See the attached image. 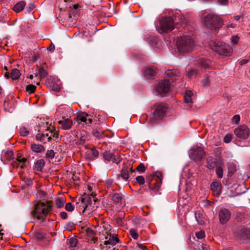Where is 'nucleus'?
<instances>
[{"label":"nucleus","instance_id":"obj_13","mask_svg":"<svg viewBox=\"0 0 250 250\" xmlns=\"http://www.w3.org/2000/svg\"><path fill=\"white\" fill-rule=\"evenodd\" d=\"M102 156L103 159L108 162L112 161L113 163L119 164L121 161L120 158H116L114 153L109 150H105L103 152Z\"/></svg>","mask_w":250,"mask_h":250},{"label":"nucleus","instance_id":"obj_12","mask_svg":"<svg viewBox=\"0 0 250 250\" xmlns=\"http://www.w3.org/2000/svg\"><path fill=\"white\" fill-rule=\"evenodd\" d=\"M100 153L96 147H89L84 153V156L86 160L93 161L99 157Z\"/></svg>","mask_w":250,"mask_h":250},{"label":"nucleus","instance_id":"obj_19","mask_svg":"<svg viewBox=\"0 0 250 250\" xmlns=\"http://www.w3.org/2000/svg\"><path fill=\"white\" fill-rule=\"evenodd\" d=\"M36 138L37 140L44 143H46L47 142H50L52 140V137L50 136L49 132L38 134L36 136Z\"/></svg>","mask_w":250,"mask_h":250},{"label":"nucleus","instance_id":"obj_27","mask_svg":"<svg viewBox=\"0 0 250 250\" xmlns=\"http://www.w3.org/2000/svg\"><path fill=\"white\" fill-rule=\"evenodd\" d=\"M25 2L21 0L17 2L13 7V10L17 13H19L24 9L25 6Z\"/></svg>","mask_w":250,"mask_h":250},{"label":"nucleus","instance_id":"obj_33","mask_svg":"<svg viewBox=\"0 0 250 250\" xmlns=\"http://www.w3.org/2000/svg\"><path fill=\"white\" fill-rule=\"evenodd\" d=\"M21 75L20 71L16 68H14L12 70L11 72V78L12 80L18 79Z\"/></svg>","mask_w":250,"mask_h":250},{"label":"nucleus","instance_id":"obj_4","mask_svg":"<svg viewBox=\"0 0 250 250\" xmlns=\"http://www.w3.org/2000/svg\"><path fill=\"white\" fill-rule=\"evenodd\" d=\"M204 24L208 29H216L222 26L223 21L216 15L209 14L204 17Z\"/></svg>","mask_w":250,"mask_h":250},{"label":"nucleus","instance_id":"obj_18","mask_svg":"<svg viewBox=\"0 0 250 250\" xmlns=\"http://www.w3.org/2000/svg\"><path fill=\"white\" fill-rule=\"evenodd\" d=\"M112 201L114 203L122 204L124 195L121 193L112 192L109 194Z\"/></svg>","mask_w":250,"mask_h":250},{"label":"nucleus","instance_id":"obj_46","mask_svg":"<svg viewBox=\"0 0 250 250\" xmlns=\"http://www.w3.org/2000/svg\"><path fill=\"white\" fill-rule=\"evenodd\" d=\"M146 169V167L145 165L143 163H141L136 168V170L140 172H144Z\"/></svg>","mask_w":250,"mask_h":250},{"label":"nucleus","instance_id":"obj_25","mask_svg":"<svg viewBox=\"0 0 250 250\" xmlns=\"http://www.w3.org/2000/svg\"><path fill=\"white\" fill-rule=\"evenodd\" d=\"M215 74L214 72H211L209 74H206L202 81V85L204 86L210 85V78Z\"/></svg>","mask_w":250,"mask_h":250},{"label":"nucleus","instance_id":"obj_8","mask_svg":"<svg viewBox=\"0 0 250 250\" xmlns=\"http://www.w3.org/2000/svg\"><path fill=\"white\" fill-rule=\"evenodd\" d=\"M236 235L242 242L248 243L250 241V228L248 227H239L236 230Z\"/></svg>","mask_w":250,"mask_h":250},{"label":"nucleus","instance_id":"obj_22","mask_svg":"<svg viewBox=\"0 0 250 250\" xmlns=\"http://www.w3.org/2000/svg\"><path fill=\"white\" fill-rule=\"evenodd\" d=\"M165 74L168 77L172 78L175 80L177 77H180V72L176 69H167L165 71Z\"/></svg>","mask_w":250,"mask_h":250},{"label":"nucleus","instance_id":"obj_39","mask_svg":"<svg viewBox=\"0 0 250 250\" xmlns=\"http://www.w3.org/2000/svg\"><path fill=\"white\" fill-rule=\"evenodd\" d=\"M199 73V71L197 70H195V69H192V70H191L189 71H188L187 74V76L190 78H191L192 77H195Z\"/></svg>","mask_w":250,"mask_h":250},{"label":"nucleus","instance_id":"obj_3","mask_svg":"<svg viewBox=\"0 0 250 250\" xmlns=\"http://www.w3.org/2000/svg\"><path fill=\"white\" fill-rule=\"evenodd\" d=\"M50 208L48 203L39 202L35 205L34 209L30 212L31 215L38 220L44 219Z\"/></svg>","mask_w":250,"mask_h":250},{"label":"nucleus","instance_id":"obj_21","mask_svg":"<svg viewBox=\"0 0 250 250\" xmlns=\"http://www.w3.org/2000/svg\"><path fill=\"white\" fill-rule=\"evenodd\" d=\"M58 123L64 130L69 129L72 125V121L68 118L60 120Z\"/></svg>","mask_w":250,"mask_h":250},{"label":"nucleus","instance_id":"obj_44","mask_svg":"<svg viewBox=\"0 0 250 250\" xmlns=\"http://www.w3.org/2000/svg\"><path fill=\"white\" fill-rule=\"evenodd\" d=\"M36 86L33 84H28L26 86V90L30 93H34L36 90Z\"/></svg>","mask_w":250,"mask_h":250},{"label":"nucleus","instance_id":"obj_11","mask_svg":"<svg viewBox=\"0 0 250 250\" xmlns=\"http://www.w3.org/2000/svg\"><path fill=\"white\" fill-rule=\"evenodd\" d=\"M234 134L240 139H246L249 136L250 130L246 125H240L235 129Z\"/></svg>","mask_w":250,"mask_h":250},{"label":"nucleus","instance_id":"obj_17","mask_svg":"<svg viewBox=\"0 0 250 250\" xmlns=\"http://www.w3.org/2000/svg\"><path fill=\"white\" fill-rule=\"evenodd\" d=\"M210 189L213 193L214 196L218 197L221 193L222 185L218 182H212L210 185Z\"/></svg>","mask_w":250,"mask_h":250},{"label":"nucleus","instance_id":"obj_36","mask_svg":"<svg viewBox=\"0 0 250 250\" xmlns=\"http://www.w3.org/2000/svg\"><path fill=\"white\" fill-rule=\"evenodd\" d=\"M67 241V244L68 245L69 248H73L75 247L78 243L77 239H76L75 237H71L68 239Z\"/></svg>","mask_w":250,"mask_h":250},{"label":"nucleus","instance_id":"obj_15","mask_svg":"<svg viewBox=\"0 0 250 250\" xmlns=\"http://www.w3.org/2000/svg\"><path fill=\"white\" fill-rule=\"evenodd\" d=\"M219 221L221 224H226L229 219L231 213L225 208H221L218 213Z\"/></svg>","mask_w":250,"mask_h":250},{"label":"nucleus","instance_id":"obj_53","mask_svg":"<svg viewBox=\"0 0 250 250\" xmlns=\"http://www.w3.org/2000/svg\"><path fill=\"white\" fill-rule=\"evenodd\" d=\"M196 236L198 239H202L205 237V232L203 231H200L196 232Z\"/></svg>","mask_w":250,"mask_h":250},{"label":"nucleus","instance_id":"obj_9","mask_svg":"<svg viewBox=\"0 0 250 250\" xmlns=\"http://www.w3.org/2000/svg\"><path fill=\"white\" fill-rule=\"evenodd\" d=\"M205 155V152L202 147L198 146L190 150L189 153V157L195 161H201Z\"/></svg>","mask_w":250,"mask_h":250},{"label":"nucleus","instance_id":"obj_23","mask_svg":"<svg viewBox=\"0 0 250 250\" xmlns=\"http://www.w3.org/2000/svg\"><path fill=\"white\" fill-rule=\"evenodd\" d=\"M217 160L212 156H208L207 158V167L209 169H212L217 167Z\"/></svg>","mask_w":250,"mask_h":250},{"label":"nucleus","instance_id":"obj_5","mask_svg":"<svg viewBox=\"0 0 250 250\" xmlns=\"http://www.w3.org/2000/svg\"><path fill=\"white\" fill-rule=\"evenodd\" d=\"M209 46L211 50L220 55L228 56L231 54V48L220 41H211Z\"/></svg>","mask_w":250,"mask_h":250},{"label":"nucleus","instance_id":"obj_62","mask_svg":"<svg viewBox=\"0 0 250 250\" xmlns=\"http://www.w3.org/2000/svg\"><path fill=\"white\" fill-rule=\"evenodd\" d=\"M60 89V86L57 84H53L52 86V90L55 91H59Z\"/></svg>","mask_w":250,"mask_h":250},{"label":"nucleus","instance_id":"obj_30","mask_svg":"<svg viewBox=\"0 0 250 250\" xmlns=\"http://www.w3.org/2000/svg\"><path fill=\"white\" fill-rule=\"evenodd\" d=\"M31 150L36 153H41L44 151L43 146L40 144H32L31 145Z\"/></svg>","mask_w":250,"mask_h":250},{"label":"nucleus","instance_id":"obj_50","mask_svg":"<svg viewBox=\"0 0 250 250\" xmlns=\"http://www.w3.org/2000/svg\"><path fill=\"white\" fill-rule=\"evenodd\" d=\"M74 224L73 222H69L66 224L65 228L69 231H71L74 228Z\"/></svg>","mask_w":250,"mask_h":250},{"label":"nucleus","instance_id":"obj_7","mask_svg":"<svg viewBox=\"0 0 250 250\" xmlns=\"http://www.w3.org/2000/svg\"><path fill=\"white\" fill-rule=\"evenodd\" d=\"M136 175V171L132 169V166H125L121 170L120 174L118 176V179L122 178L127 182L131 177H133Z\"/></svg>","mask_w":250,"mask_h":250},{"label":"nucleus","instance_id":"obj_45","mask_svg":"<svg viewBox=\"0 0 250 250\" xmlns=\"http://www.w3.org/2000/svg\"><path fill=\"white\" fill-rule=\"evenodd\" d=\"M136 180L140 185H143L145 183V178L143 176H137L136 177Z\"/></svg>","mask_w":250,"mask_h":250},{"label":"nucleus","instance_id":"obj_58","mask_svg":"<svg viewBox=\"0 0 250 250\" xmlns=\"http://www.w3.org/2000/svg\"><path fill=\"white\" fill-rule=\"evenodd\" d=\"M35 5L32 3H30L29 4L28 7H27V10L28 13H30L32 10L35 8Z\"/></svg>","mask_w":250,"mask_h":250},{"label":"nucleus","instance_id":"obj_60","mask_svg":"<svg viewBox=\"0 0 250 250\" xmlns=\"http://www.w3.org/2000/svg\"><path fill=\"white\" fill-rule=\"evenodd\" d=\"M184 101H185V102L187 104H191L192 103L191 98H190L189 97H187L185 95H184Z\"/></svg>","mask_w":250,"mask_h":250},{"label":"nucleus","instance_id":"obj_64","mask_svg":"<svg viewBox=\"0 0 250 250\" xmlns=\"http://www.w3.org/2000/svg\"><path fill=\"white\" fill-rule=\"evenodd\" d=\"M88 205H86V206L85 207L84 205H83L82 206V208H81V209L82 210V211L83 212H86L87 211V210H88Z\"/></svg>","mask_w":250,"mask_h":250},{"label":"nucleus","instance_id":"obj_35","mask_svg":"<svg viewBox=\"0 0 250 250\" xmlns=\"http://www.w3.org/2000/svg\"><path fill=\"white\" fill-rule=\"evenodd\" d=\"M65 200L63 197H57L55 200L56 206L57 208H61L63 207Z\"/></svg>","mask_w":250,"mask_h":250},{"label":"nucleus","instance_id":"obj_34","mask_svg":"<svg viewBox=\"0 0 250 250\" xmlns=\"http://www.w3.org/2000/svg\"><path fill=\"white\" fill-rule=\"evenodd\" d=\"M88 116L85 112H81L78 115L76 119L82 122L85 123L87 121V118Z\"/></svg>","mask_w":250,"mask_h":250},{"label":"nucleus","instance_id":"obj_1","mask_svg":"<svg viewBox=\"0 0 250 250\" xmlns=\"http://www.w3.org/2000/svg\"><path fill=\"white\" fill-rule=\"evenodd\" d=\"M176 44L179 52L186 53L192 50L195 46V42L193 37L184 36L178 40Z\"/></svg>","mask_w":250,"mask_h":250},{"label":"nucleus","instance_id":"obj_48","mask_svg":"<svg viewBox=\"0 0 250 250\" xmlns=\"http://www.w3.org/2000/svg\"><path fill=\"white\" fill-rule=\"evenodd\" d=\"M217 4L220 6H228L229 3V0H217Z\"/></svg>","mask_w":250,"mask_h":250},{"label":"nucleus","instance_id":"obj_38","mask_svg":"<svg viewBox=\"0 0 250 250\" xmlns=\"http://www.w3.org/2000/svg\"><path fill=\"white\" fill-rule=\"evenodd\" d=\"M39 75L40 78H45L47 76V72L43 67H41L39 69Z\"/></svg>","mask_w":250,"mask_h":250},{"label":"nucleus","instance_id":"obj_56","mask_svg":"<svg viewBox=\"0 0 250 250\" xmlns=\"http://www.w3.org/2000/svg\"><path fill=\"white\" fill-rule=\"evenodd\" d=\"M6 154L8 155L7 159L8 161H11L13 159V152L11 150H8L6 151Z\"/></svg>","mask_w":250,"mask_h":250},{"label":"nucleus","instance_id":"obj_2","mask_svg":"<svg viewBox=\"0 0 250 250\" xmlns=\"http://www.w3.org/2000/svg\"><path fill=\"white\" fill-rule=\"evenodd\" d=\"M167 108V105L164 103H159L156 104L154 105L152 109L153 111L149 117V122L155 123L162 119L166 115Z\"/></svg>","mask_w":250,"mask_h":250},{"label":"nucleus","instance_id":"obj_52","mask_svg":"<svg viewBox=\"0 0 250 250\" xmlns=\"http://www.w3.org/2000/svg\"><path fill=\"white\" fill-rule=\"evenodd\" d=\"M152 178L146 179V183L148 184V188L150 190H154V191L157 192L158 190H156L155 186L153 188L151 186V182L152 181Z\"/></svg>","mask_w":250,"mask_h":250},{"label":"nucleus","instance_id":"obj_40","mask_svg":"<svg viewBox=\"0 0 250 250\" xmlns=\"http://www.w3.org/2000/svg\"><path fill=\"white\" fill-rule=\"evenodd\" d=\"M216 173L219 178H222L223 177V171L221 166L216 167Z\"/></svg>","mask_w":250,"mask_h":250},{"label":"nucleus","instance_id":"obj_28","mask_svg":"<svg viewBox=\"0 0 250 250\" xmlns=\"http://www.w3.org/2000/svg\"><path fill=\"white\" fill-rule=\"evenodd\" d=\"M156 70L153 67H148L144 69L145 75L148 78L156 75Z\"/></svg>","mask_w":250,"mask_h":250},{"label":"nucleus","instance_id":"obj_20","mask_svg":"<svg viewBox=\"0 0 250 250\" xmlns=\"http://www.w3.org/2000/svg\"><path fill=\"white\" fill-rule=\"evenodd\" d=\"M198 64L204 68H211V62L210 60L205 58H200L197 60Z\"/></svg>","mask_w":250,"mask_h":250},{"label":"nucleus","instance_id":"obj_59","mask_svg":"<svg viewBox=\"0 0 250 250\" xmlns=\"http://www.w3.org/2000/svg\"><path fill=\"white\" fill-rule=\"evenodd\" d=\"M49 134L51 137L52 136L54 138H56V140L59 139V133L58 132H53L52 131L49 132Z\"/></svg>","mask_w":250,"mask_h":250},{"label":"nucleus","instance_id":"obj_16","mask_svg":"<svg viewBox=\"0 0 250 250\" xmlns=\"http://www.w3.org/2000/svg\"><path fill=\"white\" fill-rule=\"evenodd\" d=\"M117 185L114 182L113 180L107 179L104 182V187L107 193H111L117 189Z\"/></svg>","mask_w":250,"mask_h":250},{"label":"nucleus","instance_id":"obj_26","mask_svg":"<svg viewBox=\"0 0 250 250\" xmlns=\"http://www.w3.org/2000/svg\"><path fill=\"white\" fill-rule=\"evenodd\" d=\"M58 110L64 116H68L71 114L72 109L69 106H62L60 107Z\"/></svg>","mask_w":250,"mask_h":250},{"label":"nucleus","instance_id":"obj_6","mask_svg":"<svg viewBox=\"0 0 250 250\" xmlns=\"http://www.w3.org/2000/svg\"><path fill=\"white\" fill-rule=\"evenodd\" d=\"M174 17H164L160 21L159 33H163L172 31L174 29Z\"/></svg>","mask_w":250,"mask_h":250},{"label":"nucleus","instance_id":"obj_41","mask_svg":"<svg viewBox=\"0 0 250 250\" xmlns=\"http://www.w3.org/2000/svg\"><path fill=\"white\" fill-rule=\"evenodd\" d=\"M55 156V152L54 150H48L46 153V158L48 160L52 159Z\"/></svg>","mask_w":250,"mask_h":250},{"label":"nucleus","instance_id":"obj_57","mask_svg":"<svg viewBox=\"0 0 250 250\" xmlns=\"http://www.w3.org/2000/svg\"><path fill=\"white\" fill-rule=\"evenodd\" d=\"M81 201L82 204H84L85 202H88V204H89V202H91V198L90 197L87 198V197H85L84 198H81Z\"/></svg>","mask_w":250,"mask_h":250},{"label":"nucleus","instance_id":"obj_49","mask_svg":"<svg viewBox=\"0 0 250 250\" xmlns=\"http://www.w3.org/2000/svg\"><path fill=\"white\" fill-rule=\"evenodd\" d=\"M79 6L77 4L73 5L70 10V13L72 14H76L78 12Z\"/></svg>","mask_w":250,"mask_h":250},{"label":"nucleus","instance_id":"obj_29","mask_svg":"<svg viewBox=\"0 0 250 250\" xmlns=\"http://www.w3.org/2000/svg\"><path fill=\"white\" fill-rule=\"evenodd\" d=\"M92 135L97 139H101L104 136V131L99 128L94 129L92 131Z\"/></svg>","mask_w":250,"mask_h":250},{"label":"nucleus","instance_id":"obj_63","mask_svg":"<svg viewBox=\"0 0 250 250\" xmlns=\"http://www.w3.org/2000/svg\"><path fill=\"white\" fill-rule=\"evenodd\" d=\"M55 45L53 43H51V44H50V45L47 48V50L48 51H50L51 52H52L54 51L55 50Z\"/></svg>","mask_w":250,"mask_h":250},{"label":"nucleus","instance_id":"obj_10","mask_svg":"<svg viewBox=\"0 0 250 250\" xmlns=\"http://www.w3.org/2000/svg\"><path fill=\"white\" fill-rule=\"evenodd\" d=\"M170 82L167 80H163L159 81L156 85V90L160 94H167L169 90Z\"/></svg>","mask_w":250,"mask_h":250},{"label":"nucleus","instance_id":"obj_51","mask_svg":"<svg viewBox=\"0 0 250 250\" xmlns=\"http://www.w3.org/2000/svg\"><path fill=\"white\" fill-rule=\"evenodd\" d=\"M232 139V135L229 134H227L225 135L224 138V141L226 143H229L231 142Z\"/></svg>","mask_w":250,"mask_h":250},{"label":"nucleus","instance_id":"obj_55","mask_svg":"<svg viewBox=\"0 0 250 250\" xmlns=\"http://www.w3.org/2000/svg\"><path fill=\"white\" fill-rule=\"evenodd\" d=\"M239 40V38L237 36H233L231 37V41L233 44H236Z\"/></svg>","mask_w":250,"mask_h":250},{"label":"nucleus","instance_id":"obj_37","mask_svg":"<svg viewBox=\"0 0 250 250\" xmlns=\"http://www.w3.org/2000/svg\"><path fill=\"white\" fill-rule=\"evenodd\" d=\"M19 132L20 135L23 137L27 136L29 134L28 129L24 126H22L20 128Z\"/></svg>","mask_w":250,"mask_h":250},{"label":"nucleus","instance_id":"obj_32","mask_svg":"<svg viewBox=\"0 0 250 250\" xmlns=\"http://www.w3.org/2000/svg\"><path fill=\"white\" fill-rule=\"evenodd\" d=\"M156 175L158 178V180L156 181L155 183V189L156 190H158L162 184V174L160 172H157L156 173Z\"/></svg>","mask_w":250,"mask_h":250},{"label":"nucleus","instance_id":"obj_14","mask_svg":"<svg viewBox=\"0 0 250 250\" xmlns=\"http://www.w3.org/2000/svg\"><path fill=\"white\" fill-rule=\"evenodd\" d=\"M105 241L104 242V245H109L113 247L120 242V240L116 234H108L104 236Z\"/></svg>","mask_w":250,"mask_h":250},{"label":"nucleus","instance_id":"obj_47","mask_svg":"<svg viewBox=\"0 0 250 250\" xmlns=\"http://www.w3.org/2000/svg\"><path fill=\"white\" fill-rule=\"evenodd\" d=\"M65 209L68 211L71 212L74 210V207L71 203H68L65 204Z\"/></svg>","mask_w":250,"mask_h":250},{"label":"nucleus","instance_id":"obj_43","mask_svg":"<svg viewBox=\"0 0 250 250\" xmlns=\"http://www.w3.org/2000/svg\"><path fill=\"white\" fill-rule=\"evenodd\" d=\"M129 234L131 236L132 238L134 239H137L139 236V235L136 231V230L134 229H130L129 230Z\"/></svg>","mask_w":250,"mask_h":250},{"label":"nucleus","instance_id":"obj_24","mask_svg":"<svg viewBox=\"0 0 250 250\" xmlns=\"http://www.w3.org/2000/svg\"><path fill=\"white\" fill-rule=\"evenodd\" d=\"M16 160L18 162V163L15 162V163L14 164V166H19L21 169L24 168L28 164V162L27 159L25 158H21L20 157H18L16 159Z\"/></svg>","mask_w":250,"mask_h":250},{"label":"nucleus","instance_id":"obj_54","mask_svg":"<svg viewBox=\"0 0 250 250\" xmlns=\"http://www.w3.org/2000/svg\"><path fill=\"white\" fill-rule=\"evenodd\" d=\"M240 120V117L239 115H235L232 118V122L236 124H238Z\"/></svg>","mask_w":250,"mask_h":250},{"label":"nucleus","instance_id":"obj_42","mask_svg":"<svg viewBox=\"0 0 250 250\" xmlns=\"http://www.w3.org/2000/svg\"><path fill=\"white\" fill-rule=\"evenodd\" d=\"M194 215L197 223L200 225H203L205 224V222L202 217H201L199 214H197L196 212H195Z\"/></svg>","mask_w":250,"mask_h":250},{"label":"nucleus","instance_id":"obj_31","mask_svg":"<svg viewBox=\"0 0 250 250\" xmlns=\"http://www.w3.org/2000/svg\"><path fill=\"white\" fill-rule=\"evenodd\" d=\"M45 165L43 159H39L35 163L34 169L38 171H42Z\"/></svg>","mask_w":250,"mask_h":250},{"label":"nucleus","instance_id":"obj_61","mask_svg":"<svg viewBox=\"0 0 250 250\" xmlns=\"http://www.w3.org/2000/svg\"><path fill=\"white\" fill-rule=\"evenodd\" d=\"M60 215L62 219H66L67 217V214L64 211L60 212Z\"/></svg>","mask_w":250,"mask_h":250}]
</instances>
